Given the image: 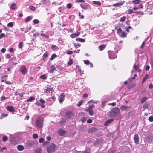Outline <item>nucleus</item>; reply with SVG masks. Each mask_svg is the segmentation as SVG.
Returning <instances> with one entry per match:
<instances>
[{
    "label": "nucleus",
    "mask_w": 153,
    "mask_h": 153,
    "mask_svg": "<svg viewBox=\"0 0 153 153\" xmlns=\"http://www.w3.org/2000/svg\"><path fill=\"white\" fill-rule=\"evenodd\" d=\"M5 36V35L4 33H2L0 35V39H2Z\"/></svg>",
    "instance_id": "obj_45"
},
{
    "label": "nucleus",
    "mask_w": 153,
    "mask_h": 153,
    "mask_svg": "<svg viewBox=\"0 0 153 153\" xmlns=\"http://www.w3.org/2000/svg\"><path fill=\"white\" fill-rule=\"evenodd\" d=\"M93 3L98 6H100L101 4V3L99 1H93Z\"/></svg>",
    "instance_id": "obj_22"
},
{
    "label": "nucleus",
    "mask_w": 153,
    "mask_h": 153,
    "mask_svg": "<svg viewBox=\"0 0 153 153\" xmlns=\"http://www.w3.org/2000/svg\"><path fill=\"white\" fill-rule=\"evenodd\" d=\"M73 115L72 113L70 111H67L65 113V116L68 118H71Z\"/></svg>",
    "instance_id": "obj_9"
},
{
    "label": "nucleus",
    "mask_w": 153,
    "mask_h": 153,
    "mask_svg": "<svg viewBox=\"0 0 153 153\" xmlns=\"http://www.w3.org/2000/svg\"><path fill=\"white\" fill-rule=\"evenodd\" d=\"M76 69L78 70V71L80 72H81V69L80 67L78 65L76 66Z\"/></svg>",
    "instance_id": "obj_47"
},
{
    "label": "nucleus",
    "mask_w": 153,
    "mask_h": 153,
    "mask_svg": "<svg viewBox=\"0 0 153 153\" xmlns=\"http://www.w3.org/2000/svg\"><path fill=\"white\" fill-rule=\"evenodd\" d=\"M51 48L54 50H56V46L54 45H52L51 46Z\"/></svg>",
    "instance_id": "obj_48"
},
{
    "label": "nucleus",
    "mask_w": 153,
    "mask_h": 153,
    "mask_svg": "<svg viewBox=\"0 0 153 153\" xmlns=\"http://www.w3.org/2000/svg\"><path fill=\"white\" fill-rule=\"evenodd\" d=\"M135 86V83H131L127 86V88L128 89H131L134 87Z\"/></svg>",
    "instance_id": "obj_18"
},
{
    "label": "nucleus",
    "mask_w": 153,
    "mask_h": 153,
    "mask_svg": "<svg viewBox=\"0 0 153 153\" xmlns=\"http://www.w3.org/2000/svg\"><path fill=\"white\" fill-rule=\"evenodd\" d=\"M76 41L80 42H85V40L84 39L82 38H76Z\"/></svg>",
    "instance_id": "obj_28"
},
{
    "label": "nucleus",
    "mask_w": 153,
    "mask_h": 153,
    "mask_svg": "<svg viewBox=\"0 0 153 153\" xmlns=\"http://www.w3.org/2000/svg\"><path fill=\"white\" fill-rule=\"evenodd\" d=\"M147 97H144L141 100V103H143L144 102L147 100Z\"/></svg>",
    "instance_id": "obj_33"
},
{
    "label": "nucleus",
    "mask_w": 153,
    "mask_h": 153,
    "mask_svg": "<svg viewBox=\"0 0 153 153\" xmlns=\"http://www.w3.org/2000/svg\"><path fill=\"white\" fill-rule=\"evenodd\" d=\"M113 121V119H110L106 121L104 123V126H107L108 124H110Z\"/></svg>",
    "instance_id": "obj_15"
},
{
    "label": "nucleus",
    "mask_w": 153,
    "mask_h": 153,
    "mask_svg": "<svg viewBox=\"0 0 153 153\" xmlns=\"http://www.w3.org/2000/svg\"><path fill=\"white\" fill-rule=\"evenodd\" d=\"M131 26H128V27H127L126 29V30L128 32L129 30V29H131Z\"/></svg>",
    "instance_id": "obj_60"
},
{
    "label": "nucleus",
    "mask_w": 153,
    "mask_h": 153,
    "mask_svg": "<svg viewBox=\"0 0 153 153\" xmlns=\"http://www.w3.org/2000/svg\"><path fill=\"white\" fill-rule=\"evenodd\" d=\"M32 19V17L31 16H29L27 17L25 19V21L27 22L30 20Z\"/></svg>",
    "instance_id": "obj_36"
},
{
    "label": "nucleus",
    "mask_w": 153,
    "mask_h": 153,
    "mask_svg": "<svg viewBox=\"0 0 153 153\" xmlns=\"http://www.w3.org/2000/svg\"><path fill=\"white\" fill-rule=\"evenodd\" d=\"M84 63L85 64L89 65L90 64V62L88 60H85L84 61Z\"/></svg>",
    "instance_id": "obj_51"
},
{
    "label": "nucleus",
    "mask_w": 153,
    "mask_h": 153,
    "mask_svg": "<svg viewBox=\"0 0 153 153\" xmlns=\"http://www.w3.org/2000/svg\"><path fill=\"white\" fill-rule=\"evenodd\" d=\"M134 139V143L136 144H138L139 141V137L138 135L137 134L135 135Z\"/></svg>",
    "instance_id": "obj_11"
},
{
    "label": "nucleus",
    "mask_w": 153,
    "mask_h": 153,
    "mask_svg": "<svg viewBox=\"0 0 153 153\" xmlns=\"http://www.w3.org/2000/svg\"><path fill=\"white\" fill-rule=\"evenodd\" d=\"M134 68L135 70L138 72H140L141 71V70L137 66H136L135 64H134Z\"/></svg>",
    "instance_id": "obj_29"
},
{
    "label": "nucleus",
    "mask_w": 153,
    "mask_h": 153,
    "mask_svg": "<svg viewBox=\"0 0 153 153\" xmlns=\"http://www.w3.org/2000/svg\"><path fill=\"white\" fill-rule=\"evenodd\" d=\"M13 23L12 22H9L7 25V26H8L10 27H12L13 26Z\"/></svg>",
    "instance_id": "obj_43"
},
{
    "label": "nucleus",
    "mask_w": 153,
    "mask_h": 153,
    "mask_svg": "<svg viewBox=\"0 0 153 153\" xmlns=\"http://www.w3.org/2000/svg\"><path fill=\"white\" fill-rule=\"evenodd\" d=\"M133 13V11L132 9H130L128 10V14H131Z\"/></svg>",
    "instance_id": "obj_55"
},
{
    "label": "nucleus",
    "mask_w": 153,
    "mask_h": 153,
    "mask_svg": "<svg viewBox=\"0 0 153 153\" xmlns=\"http://www.w3.org/2000/svg\"><path fill=\"white\" fill-rule=\"evenodd\" d=\"M125 19H126L125 16L123 17L120 18V21L122 22H123L125 21Z\"/></svg>",
    "instance_id": "obj_44"
},
{
    "label": "nucleus",
    "mask_w": 153,
    "mask_h": 153,
    "mask_svg": "<svg viewBox=\"0 0 153 153\" xmlns=\"http://www.w3.org/2000/svg\"><path fill=\"white\" fill-rule=\"evenodd\" d=\"M10 8L12 10H15L16 8V5L14 3H12L10 6Z\"/></svg>",
    "instance_id": "obj_25"
},
{
    "label": "nucleus",
    "mask_w": 153,
    "mask_h": 153,
    "mask_svg": "<svg viewBox=\"0 0 153 153\" xmlns=\"http://www.w3.org/2000/svg\"><path fill=\"white\" fill-rule=\"evenodd\" d=\"M92 122V120L91 119H89L87 121V122L88 123H91Z\"/></svg>",
    "instance_id": "obj_64"
},
{
    "label": "nucleus",
    "mask_w": 153,
    "mask_h": 153,
    "mask_svg": "<svg viewBox=\"0 0 153 153\" xmlns=\"http://www.w3.org/2000/svg\"><path fill=\"white\" fill-rule=\"evenodd\" d=\"M120 112L119 108L115 107L111 109L109 112L108 115L111 117H114L118 115Z\"/></svg>",
    "instance_id": "obj_1"
},
{
    "label": "nucleus",
    "mask_w": 153,
    "mask_h": 153,
    "mask_svg": "<svg viewBox=\"0 0 153 153\" xmlns=\"http://www.w3.org/2000/svg\"><path fill=\"white\" fill-rule=\"evenodd\" d=\"M40 77L42 79H45L47 77L45 74L42 75L40 76Z\"/></svg>",
    "instance_id": "obj_39"
},
{
    "label": "nucleus",
    "mask_w": 153,
    "mask_h": 153,
    "mask_svg": "<svg viewBox=\"0 0 153 153\" xmlns=\"http://www.w3.org/2000/svg\"><path fill=\"white\" fill-rule=\"evenodd\" d=\"M33 22L34 24H36L39 22V21L37 19H34L33 20Z\"/></svg>",
    "instance_id": "obj_56"
},
{
    "label": "nucleus",
    "mask_w": 153,
    "mask_h": 153,
    "mask_svg": "<svg viewBox=\"0 0 153 153\" xmlns=\"http://www.w3.org/2000/svg\"><path fill=\"white\" fill-rule=\"evenodd\" d=\"M88 110L89 115L91 116L93 115L94 114L93 110L92 109L90 108Z\"/></svg>",
    "instance_id": "obj_31"
},
{
    "label": "nucleus",
    "mask_w": 153,
    "mask_h": 153,
    "mask_svg": "<svg viewBox=\"0 0 153 153\" xmlns=\"http://www.w3.org/2000/svg\"><path fill=\"white\" fill-rule=\"evenodd\" d=\"M10 51L11 53H13L14 51V49L13 48H11L9 50Z\"/></svg>",
    "instance_id": "obj_62"
},
{
    "label": "nucleus",
    "mask_w": 153,
    "mask_h": 153,
    "mask_svg": "<svg viewBox=\"0 0 153 153\" xmlns=\"http://www.w3.org/2000/svg\"><path fill=\"white\" fill-rule=\"evenodd\" d=\"M56 149V146L53 143H52L47 147V151L48 153H51L54 152Z\"/></svg>",
    "instance_id": "obj_2"
},
{
    "label": "nucleus",
    "mask_w": 153,
    "mask_h": 153,
    "mask_svg": "<svg viewBox=\"0 0 153 153\" xmlns=\"http://www.w3.org/2000/svg\"><path fill=\"white\" fill-rule=\"evenodd\" d=\"M80 6L81 7L84 9H88L90 7V5L87 4H81Z\"/></svg>",
    "instance_id": "obj_10"
},
{
    "label": "nucleus",
    "mask_w": 153,
    "mask_h": 153,
    "mask_svg": "<svg viewBox=\"0 0 153 153\" xmlns=\"http://www.w3.org/2000/svg\"><path fill=\"white\" fill-rule=\"evenodd\" d=\"M149 88H153V85L152 84H150L149 85Z\"/></svg>",
    "instance_id": "obj_63"
},
{
    "label": "nucleus",
    "mask_w": 153,
    "mask_h": 153,
    "mask_svg": "<svg viewBox=\"0 0 153 153\" xmlns=\"http://www.w3.org/2000/svg\"><path fill=\"white\" fill-rule=\"evenodd\" d=\"M149 120L150 121L152 122L153 121V117L150 116L149 118Z\"/></svg>",
    "instance_id": "obj_53"
},
{
    "label": "nucleus",
    "mask_w": 153,
    "mask_h": 153,
    "mask_svg": "<svg viewBox=\"0 0 153 153\" xmlns=\"http://www.w3.org/2000/svg\"><path fill=\"white\" fill-rule=\"evenodd\" d=\"M38 137V135L36 134H34L33 135V137L34 138H37Z\"/></svg>",
    "instance_id": "obj_59"
},
{
    "label": "nucleus",
    "mask_w": 153,
    "mask_h": 153,
    "mask_svg": "<svg viewBox=\"0 0 153 153\" xmlns=\"http://www.w3.org/2000/svg\"><path fill=\"white\" fill-rule=\"evenodd\" d=\"M65 97V95L63 93H61L58 97V100L60 103L63 102Z\"/></svg>",
    "instance_id": "obj_7"
},
{
    "label": "nucleus",
    "mask_w": 153,
    "mask_h": 153,
    "mask_svg": "<svg viewBox=\"0 0 153 153\" xmlns=\"http://www.w3.org/2000/svg\"><path fill=\"white\" fill-rule=\"evenodd\" d=\"M74 46L76 48H77V46H80V44H76V43H74Z\"/></svg>",
    "instance_id": "obj_46"
},
{
    "label": "nucleus",
    "mask_w": 153,
    "mask_h": 153,
    "mask_svg": "<svg viewBox=\"0 0 153 153\" xmlns=\"http://www.w3.org/2000/svg\"><path fill=\"white\" fill-rule=\"evenodd\" d=\"M19 70L23 75H25L27 72V69L26 67L24 66L20 68Z\"/></svg>",
    "instance_id": "obj_6"
},
{
    "label": "nucleus",
    "mask_w": 153,
    "mask_h": 153,
    "mask_svg": "<svg viewBox=\"0 0 153 153\" xmlns=\"http://www.w3.org/2000/svg\"><path fill=\"white\" fill-rule=\"evenodd\" d=\"M39 141L40 143H42L44 141V139L43 138H41L39 139Z\"/></svg>",
    "instance_id": "obj_58"
},
{
    "label": "nucleus",
    "mask_w": 153,
    "mask_h": 153,
    "mask_svg": "<svg viewBox=\"0 0 153 153\" xmlns=\"http://www.w3.org/2000/svg\"><path fill=\"white\" fill-rule=\"evenodd\" d=\"M109 58L110 59H113L116 58V56L114 55L111 54L109 56Z\"/></svg>",
    "instance_id": "obj_38"
},
{
    "label": "nucleus",
    "mask_w": 153,
    "mask_h": 153,
    "mask_svg": "<svg viewBox=\"0 0 153 153\" xmlns=\"http://www.w3.org/2000/svg\"><path fill=\"white\" fill-rule=\"evenodd\" d=\"M14 94L16 95H19L20 97H23V94L22 93H19L17 92H15Z\"/></svg>",
    "instance_id": "obj_32"
},
{
    "label": "nucleus",
    "mask_w": 153,
    "mask_h": 153,
    "mask_svg": "<svg viewBox=\"0 0 153 153\" xmlns=\"http://www.w3.org/2000/svg\"><path fill=\"white\" fill-rule=\"evenodd\" d=\"M56 57L57 55L55 54H53L51 56V57L50 58V59L51 60H53Z\"/></svg>",
    "instance_id": "obj_30"
},
{
    "label": "nucleus",
    "mask_w": 153,
    "mask_h": 153,
    "mask_svg": "<svg viewBox=\"0 0 153 153\" xmlns=\"http://www.w3.org/2000/svg\"><path fill=\"white\" fill-rule=\"evenodd\" d=\"M8 115V114H5L4 113L1 114V115L0 116V119H1L3 118L6 117Z\"/></svg>",
    "instance_id": "obj_21"
},
{
    "label": "nucleus",
    "mask_w": 153,
    "mask_h": 153,
    "mask_svg": "<svg viewBox=\"0 0 153 153\" xmlns=\"http://www.w3.org/2000/svg\"><path fill=\"white\" fill-rule=\"evenodd\" d=\"M72 53H73V52L72 51H68L67 53V54H72Z\"/></svg>",
    "instance_id": "obj_61"
},
{
    "label": "nucleus",
    "mask_w": 153,
    "mask_h": 153,
    "mask_svg": "<svg viewBox=\"0 0 153 153\" xmlns=\"http://www.w3.org/2000/svg\"><path fill=\"white\" fill-rule=\"evenodd\" d=\"M67 6L68 8L69 9V8H70L71 7L72 5H71V4L70 3H69L67 4Z\"/></svg>",
    "instance_id": "obj_49"
},
{
    "label": "nucleus",
    "mask_w": 153,
    "mask_h": 153,
    "mask_svg": "<svg viewBox=\"0 0 153 153\" xmlns=\"http://www.w3.org/2000/svg\"><path fill=\"white\" fill-rule=\"evenodd\" d=\"M8 98L4 96H2L1 97V100L3 101L6 100V99H8Z\"/></svg>",
    "instance_id": "obj_52"
},
{
    "label": "nucleus",
    "mask_w": 153,
    "mask_h": 153,
    "mask_svg": "<svg viewBox=\"0 0 153 153\" xmlns=\"http://www.w3.org/2000/svg\"><path fill=\"white\" fill-rule=\"evenodd\" d=\"M82 101H79L78 103L77 104V105L78 106H80L82 104Z\"/></svg>",
    "instance_id": "obj_57"
},
{
    "label": "nucleus",
    "mask_w": 153,
    "mask_h": 153,
    "mask_svg": "<svg viewBox=\"0 0 153 153\" xmlns=\"http://www.w3.org/2000/svg\"><path fill=\"white\" fill-rule=\"evenodd\" d=\"M141 2L140 0H134L132 1V3L135 4H140Z\"/></svg>",
    "instance_id": "obj_23"
},
{
    "label": "nucleus",
    "mask_w": 153,
    "mask_h": 153,
    "mask_svg": "<svg viewBox=\"0 0 153 153\" xmlns=\"http://www.w3.org/2000/svg\"><path fill=\"white\" fill-rule=\"evenodd\" d=\"M23 42H21L19 43L18 46V47L19 48H21L23 46Z\"/></svg>",
    "instance_id": "obj_42"
},
{
    "label": "nucleus",
    "mask_w": 153,
    "mask_h": 153,
    "mask_svg": "<svg viewBox=\"0 0 153 153\" xmlns=\"http://www.w3.org/2000/svg\"><path fill=\"white\" fill-rule=\"evenodd\" d=\"M43 121V120L42 118H38L36 122V125L39 127H42Z\"/></svg>",
    "instance_id": "obj_4"
},
{
    "label": "nucleus",
    "mask_w": 153,
    "mask_h": 153,
    "mask_svg": "<svg viewBox=\"0 0 153 153\" xmlns=\"http://www.w3.org/2000/svg\"><path fill=\"white\" fill-rule=\"evenodd\" d=\"M58 134L61 136H63L66 133V131L64 130L60 129L58 131Z\"/></svg>",
    "instance_id": "obj_8"
},
{
    "label": "nucleus",
    "mask_w": 153,
    "mask_h": 153,
    "mask_svg": "<svg viewBox=\"0 0 153 153\" xmlns=\"http://www.w3.org/2000/svg\"><path fill=\"white\" fill-rule=\"evenodd\" d=\"M36 104L38 106H40L42 108H44L45 107V105L43 104H40L39 102L37 101L36 103Z\"/></svg>",
    "instance_id": "obj_19"
},
{
    "label": "nucleus",
    "mask_w": 153,
    "mask_h": 153,
    "mask_svg": "<svg viewBox=\"0 0 153 153\" xmlns=\"http://www.w3.org/2000/svg\"><path fill=\"white\" fill-rule=\"evenodd\" d=\"M7 139L8 137L6 136H4L2 138L4 142L7 141Z\"/></svg>",
    "instance_id": "obj_40"
},
{
    "label": "nucleus",
    "mask_w": 153,
    "mask_h": 153,
    "mask_svg": "<svg viewBox=\"0 0 153 153\" xmlns=\"http://www.w3.org/2000/svg\"><path fill=\"white\" fill-rule=\"evenodd\" d=\"M148 77V74H146V75L143 78V79L142 81V83L143 84L144 82L147 79Z\"/></svg>",
    "instance_id": "obj_34"
},
{
    "label": "nucleus",
    "mask_w": 153,
    "mask_h": 153,
    "mask_svg": "<svg viewBox=\"0 0 153 153\" xmlns=\"http://www.w3.org/2000/svg\"><path fill=\"white\" fill-rule=\"evenodd\" d=\"M51 70L50 71V73H52L53 72L54 70L55 69V68L53 65H52L50 67Z\"/></svg>",
    "instance_id": "obj_26"
},
{
    "label": "nucleus",
    "mask_w": 153,
    "mask_h": 153,
    "mask_svg": "<svg viewBox=\"0 0 153 153\" xmlns=\"http://www.w3.org/2000/svg\"><path fill=\"white\" fill-rule=\"evenodd\" d=\"M98 48L100 51H102L105 48V45H101L98 47Z\"/></svg>",
    "instance_id": "obj_24"
},
{
    "label": "nucleus",
    "mask_w": 153,
    "mask_h": 153,
    "mask_svg": "<svg viewBox=\"0 0 153 153\" xmlns=\"http://www.w3.org/2000/svg\"><path fill=\"white\" fill-rule=\"evenodd\" d=\"M117 33L120 37H121L124 38L126 36V34L124 31L122 32V30L120 28L117 30Z\"/></svg>",
    "instance_id": "obj_3"
},
{
    "label": "nucleus",
    "mask_w": 153,
    "mask_h": 153,
    "mask_svg": "<svg viewBox=\"0 0 153 153\" xmlns=\"http://www.w3.org/2000/svg\"><path fill=\"white\" fill-rule=\"evenodd\" d=\"M73 63L72 60L71 59H70L68 63V65H71Z\"/></svg>",
    "instance_id": "obj_50"
},
{
    "label": "nucleus",
    "mask_w": 153,
    "mask_h": 153,
    "mask_svg": "<svg viewBox=\"0 0 153 153\" xmlns=\"http://www.w3.org/2000/svg\"><path fill=\"white\" fill-rule=\"evenodd\" d=\"M41 36H44L46 38H48L49 36H48L46 35L45 34L42 33L40 34Z\"/></svg>",
    "instance_id": "obj_41"
},
{
    "label": "nucleus",
    "mask_w": 153,
    "mask_h": 153,
    "mask_svg": "<svg viewBox=\"0 0 153 153\" xmlns=\"http://www.w3.org/2000/svg\"><path fill=\"white\" fill-rule=\"evenodd\" d=\"M125 1H120L117 3L114 4L112 6L116 7H119L123 5Z\"/></svg>",
    "instance_id": "obj_5"
},
{
    "label": "nucleus",
    "mask_w": 153,
    "mask_h": 153,
    "mask_svg": "<svg viewBox=\"0 0 153 153\" xmlns=\"http://www.w3.org/2000/svg\"><path fill=\"white\" fill-rule=\"evenodd\" d=\"M143 5L142 3H141L139 5V6L138 7H134L132 8V9H133L134 10H136L139 9L140 8H143Z\"/></svg>",
    "instance_id": "obj_16"
},
{
    "label": "nucleus",
    "mask_w": 153,
    "mask_h": 153,
    "mask_svg": "<svg viewBox=\"0 0 153 153\" xmlns=\"http://www.w3.org/2000/svg\"><path fill=\"white\" fill-rule=\"evenodd\" d=\"M129 108V107L125 106L123 105L121 106L120 108V109L123 111H126Z\"/></svg>",
    "instance_id": "obj_14"
},
{
    "label": "nucleus",
    "mask_w": 153,
    "mask_h": 153,
    "mask_svg": "<svg viewBox=\"0 0 153 153\" xmlns=\"http://www.w3.org/2000/svg\"><path fill=\"white\" fill-rule=\"evenodd\" d=\"M34 99V98L33 97H31L29 99L27 100V101L28 102H31Z\"/></svg>",
    "instance_id": "obj_35"
},
{
    "label": "nucleus",
    "mask_w": 153,
    "mask_h": 153,
    "mask_svg": "<svg viewBox=\"0 0 153 153\" xmlns=\"http://www.w3.org/2000/svg\"><path fill=\"white\" fill-rule=\"evenodd\" d=\"M80 33V32H77V33H73L70 35V36L71 38H75L77 36H78L79 35Z\"/></svg>",
    "instance_id": "obj_13"
},
{
    "label": "nucleus",
    "mask_w": 153,
    "mask_h": 153,
    "mask_svg": "<svg viewBox=\"0 0 153 153\" xmlns=\"http://www.w3.org/2000/svg\"><path fill=\"white\" fill-rule=\"evenodd\" d=\"M7 110L10 112H13L15 111V109L12 106H8L7 107Z\"/></svg>",
    "instance_id": "obj_12"
},
{
    "label": "nucleus",
    "mask_w": 153,
    "mask_h": 153,
    "mask_svg": "<svg viewBox=\"0 0 153 153\" xmlns=\"http://www.w3.org/2000/svg\"><path fill=\"white\" fill-rule=\"evenodd\" d=\"M149 105V103H145L143 106V109L144 110L148 108V106Z\"/></svg>",
    "instance_id": "obj_27"
},
{
    "label": "nucleus",
    "mask_w": 153,
    "mask_h": 153,
    "mask_svg": "<svg viewBox=\"0 0 153 153\" xmlns=\"http://www.w3.org/2000/svg\"><path fill=\"white\" fill-rule=\"evenodd\" d=\"M42 150L40 148H36L34 150V153H41Z\"/></svg>",
    "instance_id": "obj_17"
},
{
    "label": "nucleus",
    "mask_w": 153,
    "mask_h": 153,
    "mask_svg": "<svg viewBox=\"0 0 153 153\" xmlns=\"http://www.w3.org/2000/svg\"><path fill=\"white\" fill-rule=\"evenodd\" d=\"M40 102L42 103V104L45 103V101L44 100L42 99H40L39 100Z\"/></svg>",
    "instance_id": "obj_54"
},
{
    "label": "nucleus",
    "mask_w": 153,
    "mask_h": 153,
    "mask_svg": "<svg viewBox=\"0 0 153 153\" xmlns=\"http://www.w3.org/2000/svg\"><path fill=\"white\" fill-rule=\"evenodd\" d=\"M18 149L20 151L23 150L24 149V147L22 145H19L17 146Z\"/></svg>",
    "instance_id": "obj_20"
},
{
    "label": "nucleus",
    "mask_w": 153,
    "mask_h": 153,
    "mask_svg": "<svg viewBox=\"0 0 153 153\" xmlns=\"http://www.w3.org/2000/svg\"><path fill=\"white\" fill-rule=\"evenodd\" d=\"M29 8L32 11H34L36 10V7L32 6H29Z\"/></svg>",
    "instance_id": "obj_37"
}]
</instances>
